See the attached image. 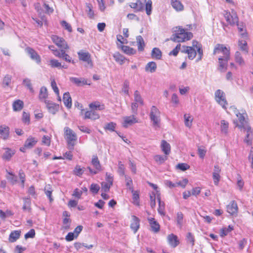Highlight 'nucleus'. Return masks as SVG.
<instances>
[{
	"mask_svg": "<svg viewBox=\"0 0 253 253\" xmlns=\"http://www.w3.org/2000/svg\"><path fill=\"white\" fill-rule=\"evenodd\" d=\"M188 29H183L178 26L175 28L174 32L170 38V40L176 42H182L190 40L193 37L191 32H186Z\"/></svg>",
	"mask_w": 253,
	"mask_h": 253,
	"instance_id": "f257e3e1",
	"label": "nucleus"
},
{
	"mask_svg": "<svg viewBox=\"0 0 253 253\" xmlns=\"http://www.w3.org/2000/svg\"><path fill=\"white\" fill-rule=\"evenodd\" d=\"M64 133L66 136V140L69 149L73 150L75 145V141L77 139L76 134L68 127L64 128Z\"/></svg>",
	"mask_w": 253,
	"mask_h": 253,
	"instance_id": "f03ea898",
	"label": "nucleus"
},
{
	"mask_svg": "<svg viewBox=\"0 0 253 253\" xmlns=\"http://www.w3.org/2000/svg\"><path fill=\"white\" fill-rule=\"evenodd\" d=\"M78 57L80 60L86 63L85 66L92 68L93 66V62L91 60V55L88 52H84L83 50L78 52Z\"/></svg>",
	"mask_w": 253,
	"mask_h": 253,
	"instance_id": "7ed1b4c3",
	"label": "nucleus"
},
{
	"mask_svg": "<svg viewBox=\"0 0 253 253\" xmlns=\"http://www.w3.org/2000/svg\"><path fill=\"white\" fill-rule=\"evenodd\" d=\"M214 94L216 101L221 105L222 108L226 109V106L228 103L226 99L224 92L220 89H217L215 91Z\"/></svg>",
	"mask_w": 253,
	"mask_h": 253,
	"instance_id": "20e7f679",
	"label": "nucleus"
},
{
	"mask_svg": "<svg viewBox=\"0 0 253 253\" xmlns=\"http://www.w3.org/2000/svg\"><path fill=\"white\" fill-rule=\"evenodd\" d=\"M224 17L229 25L234 26L235 24H237L238 26L239 19L236 12L232 10L231 13L228 11H224Z\"/></svg>",
	"mask_w": 253,
	"mask_h": 253,
	"instance_id": "39448f33",
	"label": "nucleus"
},
{
	"mask_svg": "<svg viewBox=\"0 0 253 253\" xmlns=\"http://www.w3.org/2000/svg\"><path fill=\"white\" fill-rule=\"evenodd\" d=\"M160 112L155 106H153L151 108L150 118L154 126H157L160 122Z\"/></svg>",
	"mask_w": 253,
	"mask_h": 253,
	"instance_id": "423d86ee",
	"label": "nucleus"
},
{
	"mask_svg": "<svg viewBox=\"0 0 253 253\" xmlns=\"http://www.w3.org/2000/svg\"><path fill=\"white\" fill-rule=\"evenodd\" d=\"M213 54L214 55L222 54V56L226 57L230 56V50L222 44H217L215 46Z\"/></svg>",
	"mask_w": 253,
	"mask_h": 253,
	"instance_id": "0eeeda50",
	"label": "nucleus"
},
{
	"mask_svg": "<svg viewBox=\"0 0 253 253\" xmlns=\"http://www.w3.org/2000/svg\"><path fill=\"white\" fill-rule=\"evenodd\" d=\"M52 42L60 49H68L69 46L65 40L56 35H52L51 37Z\"/></svg>",
	"mask_w": 253,
	"mask_h": 253,
	"instance_id": "6e6552de",
	"label": "nucleus"
},
{
	"mask_svg": "<svg viewBox=\"0 0 253 253\" xmlns=\"http://www.w3.org/2000/svg\"><path fill=\"white\" fill-rule=\"evenodd\" d=\"M230 58V56H228V57L220 56L218 57L219 67L218 69L220 72H224L226 71L228 62Z\"/></svg>",
	"mask_w": 253,
	"mask_h": 253,
	"instance_id": "1a4fd4ad",
	"label": "nucleus"
},
{
	"mask_svg": "<svg viewBox=\"0 0 253 253\" xmlns=\"http://www.w3.org/2000/svg\"><path fill=\"white\" fill-rule=\"evenodd\" d=\"M246 131L247 134L244 139V142L246 143L248 145H251L252 144V138H253V131L251 129V127L249 126V125H246L245 126H243V128H242V130Z\"/></svg>",
	"mask_w": 253,
	"mask_h": 253,
	"instance_id": "9d476101",
	"label": "nucleus"
},
{
	"mask_svg": "<svg viewBox=\"0 0 253 253\" xmlns=\"http://www.w3.org/2000/svg\"><path fill=\"white\" fill-rule=\"evenodd\" d=\"M25 50L32 60H35L38 64L41 63V57L34 49L28 47Z\"/></svg>",
	"mask_w": 253,
	"mask_h": 253,
	"instance_id": "9b49d317",
	"label": "nucleus"
},
{
	"mask_svg": "<svg viewBox=\"0 0 253 253\" xmlns=\"http://www.w3.org/2000/svg\"><path fill=\"white\" fill-rule=\"evenodd\" d=\"M123 120L124 122L123 123V126L125 128H127L128 126H131L138 122L134 115L124 117Z\"/></svg>",
	"mask_w": 253,
	"mask_h": 253,
	"instance_id": "f8f14e48",
	"label": "nucleus"
},
{
	"mask_svg": "<svg viewBox=\"0 0 253 253\" xmlns=\"http://www.w3.org/2000/svg\"><path fill=\"white\" fill-rule=\"evenodd\" d=\"M44 103L50 113L55 114L58 111L59 109V105L58 104L49 100H44Z\"/></svg>",
	"mask_w": 253,
	"mask_h": 253,
	"instance_id": "ddd939ff",
	"label": "nucleus"
},
{
	"mask_svg": "<svg viewBox=\"0 0 253 253\" xmlns=\"http://www.w3.org/2000/svg\"><path fill=\"white\" fill-rule=\"evenodd\" d=\"M183 49L181 52L187 53L190 60H193L196 56L197 52L195 49L191 46H183Z\"/></svg>",
	"mask_w": 253,
	"mask_h": 253,
	"instance_id": "4468645a",
	"label": "nucleus"
},
{
	"mask_svg": "<svg viewBox=\"0 0 253 253\" xmlns=\"http://www.w3.org/2000/svg\"><path fill=\"white\" fill-rule=\"evenodd\" d=\"M140 227V219L135 215L131 216V222L130 223V228L135 233L138 231Z\"/></svg>",
	"mask_w": 253,
	"mask_h": 253,
	"instance_id": "2eb2a0df",
	"label": "nucleus"
},
{
	"mask_svg": "<svg viewBox=\"0 0 253 253\" xmlns=\"http://www.w3.org/2000/svg\"><path fill=\"white\" fill-rule=\"evenodd\" d=\"M148 220L151 227V230L154 233H158L160 229L159 223L154 218H148Z\"/></svg>",
	"mask_w": 253,
	"mask_h": 253,
	"instance_id": "dca6fc26",
	"label": "nucleus"
},
{
	"mask_svg": "<svg viewBox=\"0 0 253 253\" xmlns=\"http://www.w3.org/2000/svg\"><path fill=\"white\" fill-rule=\"evenodd\" d=\"M227 211L231 215H234L238 212V206L235 201H232L227 206Z\"/></svg>",
	"mask_w": 253,
	"mask_h": 253,
	"instance_id": "f3484780",
	"label": "nucleus"
},
{
	"mask_svg": "<svg viewBox=\"0 0 253 253\" xmlns=\"http://www.w3.org/2000/svg\"><path fill=\"white\" fill-rule=\"evenodd\" d=\"M70 80L79 86L85 84L90 85V83H88L87 80L83 78H78L76 77H71L70 78Z\"/></svg>",
	"mask_w": 253,
	"mask_h": 253,
	"instance_id": "a211bd4d",
	"label": "nucleus"
},
{
	"mask_svg": "<svg viewBox=\"0 0 253 253\" xmlns=\"http://www.w3.org/2000/svg\"><path fill=\"white\" fill-rule=\"evenodd\" d=\"M91 165L93 166L94 168L97 170L98 172L102 170V167L100 164V161L96 155H93L92 157Z\"/></svg>",
	"mask_w": 253,
	"mask_h": 253,
	"instance_id": "6ab92c4d",
	"label": "nucleus"
},
{
	"mask_svg": "<svg viewBox=\"0 0 253 253\" xmlns=\"http://www.w3.org/2000/svg\"><path fill=\"white\" fill-rule=\"evenodd\" d=\"M168 240L169 244L172 247H176L179 244L177 237L173 234H171L168 236Z\"/></svg>",
	"mask_w": 253,
	"mask_h": 253,
	"instance_id": "aec40b11",
	"label": "nucleus"
},
{
	"mask_svg": "<svg viewBox=\"0 0 253 253\" xmlns=\"http://www.w3.org/2000/svg\"><path fill=\"white\" fill-rule=\"evenodd\" d=\"M37 142L38 140L36 138L29 136L25 142L24 147L27 148H32L36 145Z\"/></svg>",
	"mask_w": 253,
	"mask_h": 253,
	"instance_id": "412c9836",
	"label": "nucleus"
},
{
	"mask_svg": "<svg viewBox=\"0 0 253 253\" xmlns=\"http://www.w3.org/2000/svg\"><path fill=\"white\" fill-rule=\"evenodd\" d=\"M0 134L3 139H7L9 135V128L7 126H0Z\"/></svg>",
	"mask_w": 253,
	"mask_h": 253,
	"instance_id": "4be33fe9",
	"label": "nucleus"
},
{
	"mask_svg": "<svg viewBox=\"0 0 253 253\" xmlns=\"http://www.w3.org/2000/svg\"><path fill=\"white\" fill-rule=\"evenodd\" d=\"M161 147L162 151L166 155H168L170 153V145L166 140H163L162 141Z\"/></svg>",
	"mask_w": 253,
	"mask_h": 253,
	"instance_id": "5701e85b",
	"label": "nucleus"
},
{
	"mask_svg": "<svg viewBox=\"0 0 253 253\" xmlns=\"http://www.w3.org/2000/svg\"><path fill=\"white\" fill-rule=\"evenodd\" d=\"M89 108L93 111L94 110H102L105 109V106L98 101L91 103L89 105Z\"/></svg>",
	"mask_w": 253,
	"mask_h": 253,
	"instance_id": "b1692460",
	"label": "nucleus"
},
{
	"mask_svg": "<svg viewBox=\"0 0 253 253\" xmlns=\"http://www.w3.org/2000/svg\"><path fill=\"white\" fill-rule=\"evenodd\" d=\"M63 100L64 105L68 108H70L72 107V99L68 92H65L63 94Z\"/></svg>",
	"mask_w": 253,
	"mask_h": 253,
	"instance_id": "393cba45",
	"label": "nucleus"
},
{
	"mask_svg": "<svg viewBox=\"0 0 253 253\" xmlns=\"http://www.w3.org/2000/svg\"><path fill=\"white\" fill-rule=\"evenodd\" d=\"M136 40L138 50L139 51H143L145 46V43L143 38L141 36H138L136 37Z\"/></svg>",
	"mask_w": 253,
	"mask_h": 253,
	"instance_id": "a878e982",
	"label": "nucleus"
},
{
	"mask_svg": "<svg viewBox=\"0 0 253 253\" xmlns=\"http://www.w3.org/2000/svg\"><path fill=\"white\" fill-rule=\"evenodd\" d=\"M157 64L156 62L151 61L148 62L145 66V70L146 72H150L151 73L156 72L157 69Z\"/></svg>",
	"mask_w": 253,
	"mask_h": 253,
	"instance_id": "bb28decb",
	"label": "nucleus"
},
{
	"mask_svg": "<svg viewBox=\"0 0 253 253\" xmlns=\"http://www.w3.org/2000/svg\"><path fill=\"white\" fill-rule=\"evenodd\" d=\"M99 118V115L92 110L87 111L84 113V119H90L92 120H96Z\"/></svg>",
	"mask_w": 253,
	"mask_h": 253,
	"instance_id": "cd10ccee",
	"label": "nucleus"
},
{
	"mask_svg": "<svg viewBox=\"0 0 253 253\" xmlns=\"http://www.w3.org/2000/svg\"><path fill=\"white\" fill-rule=\"evenodd\" d=\"M237 117L238 118L239 122L240 123V125H237V126L242 130V128H243V126H245L246 125H249L248 123L245 121V117L242 114L240 113H238L236 114Z\"/></svg>",
	"mask_w": 253,
	"mask_h": 253,
	"instance_id": "c85d7f7f",
	"label": "nucleus"
},
{
	"mask_svg": "<svg viewBox=\"0 0 253 253\" xmlns=\"http://www.w3.org/2000/svg\"><path fill=\"white\" fill-rule=\"evenodd\" d=\"M48 96L47 90L46 87L42 86L40 91V93L39 95V99L41 101H43L44 102V100H46V98Z\"/></svg>",
	"mask_w": 253,
	"mask_h": 253,
	"instance_id": "c756f323",
	"label": "nucleus"
},
{
	"mask_svg": "<svg viewBox=\"0 0 253 253\" xmlns=\"http://www.w3.org/2000/svg\"><path fill=\"white\" fill-rule=\"evenodd\" d=\"M14 153L15 152L14 150L9 148H6L5 152L2 156V158L3 160L9 161Z\"/></svg>",
	"mask_w": 253,
	"mask_h": 253,
	"instance_id": "7c9ffc66",
	"label": "nucleus"
},
{
	"mask_svg": "<svg viewBox=\"0 0 253 253\" xmlns=\"http://www.w3.org/2000/svg\"><path fill=\"white\" fill-rule=\"evenodd\" d=\"M23 102L19 99L17 100L13 103L12 107L14 111H20L23 108Z\"/></svg>",
	"mask_w": 253,
	"mask_h": 253,
	"instance_id": "2f4dec72",
	"label": "nucleus"
},
{
	"mask_svg": "<svg viewBox=\"0 0 253 253\" xmlns=\"http://www.w3.org/2000/svg\"><path fill=\"white\" fill-rule=\"evenodd\" d=\"M157 199L159 202L158 211L161 215H165V203L164 202L161 201L159 194L157 195Z\"/></svg>",
	"mask_w": 253,
	"mask_h": 253,
	"instance_id": "473e14b6",
	"label": "nucleus"
},
{
	"mask_svg": "<svg viewBox=\"0 0 253 253\" xmlns=\"http://www.w3.org/2000/svg\"><path fill=\"white\" fill-rule=\"evenodd\" d=\"M151 56L154 59H161L162 58V52L159 48L155 47L152 51Z\"/></svg>",
	"mask_w": 253,
	"mask_h": 253,
	"instance_id": "72a5a7b5",
	"label": "nucleus"
},
{
	"mask_svg": "<svg viewBox=\"0 0 253 253\" xmlns=\"http://www.w3.org/2000/svg\"><path fill=\"white\" fill-rule=\"evenodd\" d=\"M21 232L19 231H14L11 232L9 237V241L10 242H15L20 236Z\"/></svg>",
	"mask_w": 253,
	"mask_h": 253,
	"instance_id": "f704fd0d",
	"label": "nucleus"
},
{
	"mask_svg": "<svg viewBox=\"0 0 253 253\" xmlns=\"http://www.w3.org/2000/svg\"><path fill=\"white\" fill-rule=\"evenodd\" d=\"M122 49L126 54L129 55L135 54L136 53V50L135 49L126 45H122Z\"/></svg>",
	"mask_w": 253,
	"mask_h": 253,
	"instance_id": "c9c22d12",
	"label": "nucleus"
},
{
	"mask_svg": "<svg viewBox=\"0 0 253 253\" xmlns=\"http://www.w3.org/2000/svg\"><path fill=\"white\" fill-rule=\"evenodd\" d=\"M171 5L173 8L177 11H181L183 9V5L178 0H171Z\"/></svg>",
	"mask_w": 253,
	"mask_h": 253,
	"instance_id": "e433bc0d",
	"label": "nucleus"
},
{
	"mask_svg": "<svg viewBox=\"0 0 253 253\" xmlns=\"http://www.w3.org/2000/svg\"><path fill=\"white\" fill-rule=\"evenodd\" d=\"M113 57L115 61L119 63L120 65L123 64L124 63L125 60H126L125 57L119 52L114 53L113 55Z\"/></svg>",
	"mask_w": 253,
	"mask_h": 253,
	"instance_id": "4c0bfd02",
	"label": "nucleus"
},
{
	"mask_svg": "<svg viewBox=\"0 0 253 253\" xmlns=\"http://www.w3.org/2000/svg\"><path fill=\"white\" fill-rule=\"evenodd\" d=\"M176 224L180 228H181L183 225V214L180 211L176 214Z\"/></svg>",
	"mask_w": 253,
	"mask_h": 253,
	"instance_id": "58836bf2",
	"label": "nucleus"
},
{
	"mask_svg": "<svg viewBox=\"0 0 253 253\" xmlns=\"http://www.w3.org/2000/svg\"><path fill=\"white\" fill-rule=\"evenodd\" d=\"M134 102L138 103L141 105H143V100L140 95V93L138 90H135L134 93Z\"/></svg>",
	"mask_w": 253,
	"mask_h": 253,
	"instance_id": "ea45409f",
	"label": "nucleus"
},
{
	"mask_svg": "<svg viewBox=\"0 0 253 253\" xmlns=\"http://www.w3.org/2000/svg\"><path fill=\"white\" fill-rule=\"evenodd\" d=\"M184 118L185 125L188 127H191L193 121L192 117L189 114H186L184 115Z\"/></svg>",
	"mask_w": 253,
	"mask_h": 253,
	"instance_id": "a19ab883",
	"label": "nucleus"
},
{
	"mask_svg": "<svg viewBox=\"0 0 253 253\" xmlns=\"http://www.w3.org/2000/svg\"><path fill=\"white\" fill-rule=\"evenodd\" d=\"M154 159L156 162L159 165H161L168 159V157L167 156L157 155L154 156Z\"/></svg>",
	"mask_w": 253,
	"mask_h": 253,
	"instance_id": "79ce46f5",
	"label": "nucleus"
},
{
	"mask_svg": "<svg viewBox=\"0 0 253 253\" xmlns=\"http://www.w3.org/2000/svg\"><path fill=\"white\" fill-rule=\"evenodd\" d=\"M228 127L229 123L225 120H221L220 126L221 132L225 134L227 133Z\"/></svg>",
	"mask_w": 253,
	"mask_h": 253,
	"instance_id": "37998d69",
	"label": "nucleus"
},
{
	"mask_svg": "<svg viewBox=\"0 0 253 253\" xmlns=\"http://www.w3.org/2000/svg\"><path fill=\"white\" fill-rule=\"evenodd\" d=\"M235 59L237 63L239 65H243L245 64L244 59H243L241 53L239 51H237L235 55Z\"/></svg>",
	"mask_w": 253,
	"mask_h": 253,
	"instance_id": "c03bdc74",
	"label": "nucleus"
},
{
	"mask_svg": "<svg viewBox=\"0 0 253 253\" xmlns=\"http://www.w3.org/2000/svg\"><path fill=\"white\" fill-rule=\"evenodd\" d=\"M84 172V170L79 165H77L73 170L74 174L79 177H81L83 175Z\"/></svg>",
	"mask_w": 253,
	"mask_h": 253,
	"instance_id": "a18cd8bd",
	"label": "nucleus"
},
{
	"mask_svg": "<svg viewBox=\"0 0 253 253\" xmlns=\"http://www.w3.org/2000/svg\"><path fill=\"white\" fill-rule=\"evenodd\" d=\"M125 177L126 186L131 192H133V183L131 178L127 175H125Z\"/></svg>",
	"mask_w": 253,
	"mask_h": 253,
	"instance_id": "49530a36",
	"label": "nucleus"
},
{
	"mask_svg": "<svg viewBox=\"0 0 253 253\" xmlns=\"http://www.w3.org/2000/svg\"><path fill=\"white\" fill-rule=\"evenodd\" d=\"M116 124L114 122H110L105 125L104 127V129L110 130L111 131H115V129L116 127Z\"/></svg>",
	"mask_w": 253,
	"mask_h": 253,
	"instance_id": "de8ad7c7",
	"label": "nucleus"
},
{
	"mask_svg": "<svg viewBox=\"0 0 253 253\" xmlns=\"http://www.w3.org/2000/svg\"><path fill=\"white\" fill-rule=\"evenodd\" d=\"M24 205L22 209L24 211H30V204L31 201L29 198H25L23 199Z\"/></svg>",
	"mask_w": 253,
	"mask_h": 253,
	"instance_id": "09e8293b",
	"label": "nucleus"
},
{
	"mask_svg": "<svg viewBox=\"0 0 253 253\" xmlns=\"http://www.w3.org/2000/svg\"><path fill=\"white\" fill-rule=\"evenodd\" d=\"M132 193V199L134 205L139 206V196L138 192L136 191L131 192Z\"/></svg>",
	"mask_w": 253,
	"mask_h": 253,
	"instance_id": "8fccbe9b",
	"label": "nucleus"
},
{
	"mask_svg": "<svg viewBox=\"0 0 253 253\" xmlns=\"http://www.w3.org/2000/svg\"><path fill=\"white\" fill-rule=\"evenodd\" d=\"M23 84L27 87V88L29 89L30 91L32 93L34 92V90L32 86V84L31 83V80L29 79H25L23 81Z\"/></svg>",
	"mask_w": 253,
	"mask_h": 253,
	"instance_id": "3c124183",
	"label": "nucleus"
},
{
	"mask_svg": "<svg viewBox=\"0 0 253 253\" xmlns=\"http://www.w3.org/2000/svg\"><path fill=\"white\" fill-rule=\"evenodd\" d=\"M146 4H145V10L146 14L148 15H150L152 11V2L151 0H148V1H146Z\"/></svg>",
	"mask_w": 253,
	"mask_h": 253,
	"instance_id": "603ef678",
	"label": "nucleus"
},
{
	"mask_svg": "<svg viewBox=\"0 0 253 253\" xmlns=\"http://www.w3.org/2000/svg\"><path fill=\"white\" fill-rule=\"evenodd\" d=\"M232 230L233 227L231 225H229L228 228L222 229L220 232V236L223 237L226 236L228 233L231 232Z\"/></svg>",
	"mask_w": 253,
	"mask_h": 253,
	"instance_id": "864d4df0",
	"label": "nucleus"
},
{
	"mask_svg": "<svg viewBox=\"0 0 253 253\" xmlns=\"http://www.w3.org/2000/svg\"><path fill=\"white\" fill-rule=\"evenodd\" d=\"M129 82L127 80L124 81L123 86L122 87V91H123L126 95H129Z\"/></svg>",
	"mask_w": 253,
	"mask_h": 253,
	"instance_id": "5fc2aeb1",
	"label": "nucleus"
},
{
	"mask_svg": "<svg viewBox=\"0 0 253 253\" xmlns=\"http://www.w3.org/2000/svg\"><path fill=\"white\" fill-rule=\"evenodd\" d=\"M11 76H10V75H6L3 79V81H2V84L3 85V86H8L11 83Z\"/></svg>",
	"mask_w": 253,
	"mask_h": 253,
	"instance_id": "6e6d98bb",
	"label": "nucleus"
},
{
	"mask_svg": "<svg viewBox=\"0 0 253 253\" xmlns=\"http://www.w3.org/2000/svg\"><path fill=\"white\" fill-rule=\"evenodd\" d=\"M50 65L52 68H61L62 65L57 60L51 59L50 61Z\"/></svg>",
	"mask_w": 253,
	"mask_h": 253,
	"instance_id": "4d7b16f0",
	"label": "nucleus"
},
{
	"mask_svg": "<svg viewBox=\"0 0 253 253\" xmlns=\"http://www.w3.org/2000/svg\"><path fill=\"white\" fill-rule=\"evenodd\" d=\"M187 242L190 243L192 247L194 246L195 239L194 236L190 232H189L186 236Z\"/></svg>",
	"mask_w": 253,
	"mask_h": 253,
	"instance_id": "13d9d810",
	"label": "nucleus"
},
{
	"mask_svg": "<svg viewBox=\"0 0 253 253\" xmlns=\"http://www.w3.org/2000/svg\"><path fill=\"white\" fill-rule=\"evenodd\" d=\"M100 189L99 186L95 183H92L91 184L90 187V191L93 194H97Z\"/></svg>",
	"mask_w": 253,
	"mask_h": 253,
	"instance_id": "bf43d9fd",
	"label": "nucleus"
},
{
	"mask_svg": "<svg viewBox=\"0 0 253 253\" xmlns=\"http://www.w3.org/2000/svg\"><path fill=\"white\" fill-rule=\"evenodd\" d=\"M118 172L120 175L125 176V168L124 165L122 164L121 162H119L118 164Z\"/></svg>",
	"mask_w": 253,
	"mask_h": 253,
	"instance_id": "052dcab7",
	"label": "nucleus"
},
{
	"mask_svg": "<svg viewBox=\"0 0 253 253\" xmlns=\"http://www.w3.org/2000/svg\"><path fill=\"white\" fill-rule=\"evenodd\" d=\"M60 24L61 26L66 30H67L69 32H71L72 31V29L70 24L67 23L65 20H62L61 21Z\"/></svg>",
	"mask_w": 253,
	"mask_h": 253,
	"instance_id": "680f3d73",
	"label": "nucleus"
},
{
	"mask_svg": "<svg viewBox=\"0 0 253 253\" xmlns=\"http://www.w3.org/2000/svg\"><path fill=\"white\" fill-rule=\"evenodd\" d=\"M238 44L242 51L247 52V43L245 41H239Z\"/></svg>",
	"mask_w": 253,
	"mask_h": 253,
	"instance_id": "e2e57ef3",
	"label": "nucleus"
},
{
	"mask_svg": "<svg viewBox=\"0 0 253 253\" xmlns=\"http://www.w3.org/2000/svg\"><path fill=\"white\" fill-rule=\"evenodd\" d=\"M176 168L182 171H184L190 168V166L185 163H180L176 166Z\"/></svg>",
	"mask_w": 253,
	"mask_h": 253,
	"instance_id": "0e129e2a",
	"label": "nucleus"
},
{
	"mask_svg": "<svg viewBox=\"0 0 253 253\" xmlns=\"http://www.w3.org/2000/svg\"><path fill=\"white\" fill-rule=\"evenodd\" d=\"M112 185H111L107 182H102L101 183L102 191H103L104 192H108V191H109L110 188Z\"/></svg>",
	"mask_w": 253,
	"mask_h": 253,
	"instance_id": "69168bd1",
	"label": "nucleus"
},
{
	"mask_svg": "<svg viewBox=\"0 0 253 253\" xmlns=\"http://www.w3.org/2000/svg\"><path fill=\"white\" fill-rule=\"evenodd\" d=\"M197 50V53L198 54V58L197 59V62L200 61L203 57V51L202 47V45H199L197 48H196Z\"/></svg>",
	"mask_w": 253,
	"mask_h": 253,
	"instance_id": "338daca9",
	"label": "nucleus"
},
{
	"mask_svg": "<svg viewBox=\"0 0 253 253\" xmlns=\"http://www.w3.org/2000/svg\"><path fill=\"white\" fill-rule=\"evenodd\" d=\"M180 49V44H178L176 47L172 50L171 51L169 55H173V56H176L177 54L178 53V52Z\"/></svg>",
	"mask_w": 253,
	"mask_h": 253,
	"instance_id": "774afa93",
	"label": "nucleus"
}]
</instances>
